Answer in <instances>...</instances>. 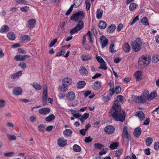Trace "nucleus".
Instances as JSON below:
<instances>
[{"instance_id": "nucleus-1", "label": "nucleus", "mask_w": 159, "mask_h": 159, "mask_svg": "<svg viewBox=\"0 0 159 159\" xmlns=\"http://www.w3.org/2000/svg\"><path fill=\"white\" fill-rule=\"evenodd\" d=\"M125 99V98L123 96L121 95H118L117 97L116 100L114 101L109 112L113 119L116 121L123 122L125 120V112L122 110L120 103L119 102H122Z\"/></svg>"}, {"instance_id": "nucleus-2", "label": "nucleus", "mask_w": 159, "mask_h": 159, "mask_svg": "<svg viewBox=\"0 0 159 159\" xmlns=\"http://www.w3.org/2000/svg\"><path fill=\"white\" fill-rule=\"evenodd\" d=\"M151 60V57L149 55H143L139 59V66L142 67H145L148 65Z\"/></svg>"}, {"instance_id": "nucleus-3", "label": "nucleus", "mask_w": 159, "mask_h": 159, "mask_svg": "<svg viewBox=\"0 0 159 159\" xmlns=\"http://www.w3.org/2000/svg\"><path fill=\"white\" fill-rule=\"evenodd\" d=\"M84 16L85 15L83 11H80L73 14L70 17V19L75 22H77L80 20L83 19Z\"/></svg>"}, {"instance_id": "nucleus-4", "label": "nucleus", "mask_w": 159, "mask_h": 159, "mask_svg": "<svg viewBox=\"0 0 159 159\" xmlns=\"http://www.w3.org/2000/svg\"><path fill=\"white\" fill-rule=\"evenodd\" d=\"M122 136L124 139H126L128 142L129 141L130 134V133L128 132L127 127L126 126H125L124 127L123 133L122 134Z\"/></svg>"}, {"instance_id": "nucleus-5", "label": "nucleus", "mask_w": 159, "mask_h": 159, "mask_svg": "<svg viewBox=\"0 0 159 159\" xmlns=\"http://www.w3.org/2000/svg\"><path fill=\"white\" fill-rule=\"evenodd\" d=\"M100 42L101 44L102 48H103L107 45L108 40V39L104 35H102L100 37Z\"/></svg>"}, {"instance_id": "nucleus-6", "label": "nucleus", "mask_w": 159, "mask_h": 159, "mask_svg": "<svg viewBox=\"0 0 159 159\" xmlns=\"http://www.w3.org/2000/svg\"><path fill=\"white\" fill-rule=\"evenodd\" d=\"M132 98L134 102L137 103H144L146 102V100L143 98L141 96H134L132 97Z\"/></svg>"}, {"instance_id": "nucleus-7", "label": "nucleus", "mask_w": 159, "mask_h": 159, "mask_svg": "<svg viewBox=\"0 0 159 159\" xmlns=\"http://www.w3.org/2000/svg\"><path fill=\"white\" fill-rule=\"evenodd\" d=\"M115 130L114 127L111 125H107L104 129V131L108 134H112L114 132Z\"/></svg>"}, {"instance_id": "nucleus-8", "label": "nucleus", "mask_w": 159, "mask_h": 159, "mask_svg": "<svg viewBox=\"0 0 159 159\" xmlns=\"http://www.w3.org/2000/svg\"><path fill=\"white\" fill-rule=\"evenodd\" d=\"M131 47L132 49L135 52H138L141 49L140 45L137 43L135 41H132L131 43Z\"/></svg>"}, {"instance_id": "nucleus-9", "label": "nucleus", "mask_w": 159, "mask_h": 159, "mask_svg": "<svg viewBox=\"0 0 159 159\" xmlns=\"http://www.w3.org/2000/svg\"><path fill=\"white\" fill-rule=\"evenodd\" d=\"M36 20L35 19H31L28 20L27 25V28L30 29H32L36 24Z\"/></svg>"}, {"instance_id": "nucleus-10", "label": "nucleus", "mask_w": 159, "mask_h": 159, "mask_svg": "<svg viewBox=\"0 0 159 159\" xmlns=\"http://www.w3.org/2000/svg\"><path fill=\"white\" fill-rule=\"evenodd\" d=\"M12 93L16 96L20 95L22 94V90L20 87H15L13 89Z\"/></svg>"}, {"instance_id": "nucleus-11", "label": "nucleus", "mask_w": 159, "mask_h": 159, "mask_svg": "<svg viewBox=\"0 0 159 159\" xmlns=\"http://www.w3.org/2000/svg\"><path fill=\"white\" fill-rule=\"evenodd\" d=\"M50 111L49 108H43L39 109V113L41 115H46L48 114Z\"/></svg>"}, {"instance_id": "nucleus-12", "label": "nucleus", "mask_w": 159, "mask_h": 159, "mask_svg": "<svg viewBox=\"0 0 159 159\" xmlns=\"http://www.w3.org/2000/svg\"><path fill=\"white\" fill-rule=\"evenodd\" d=\"M67 140L64 139L63 138H59L57 140L58 145L61 147L65 146L67 144Z\"/></svg>"}, {"instance_id": "nucleus-13", "label": "nucleus", "mask_w": 159, "mask_h": 159, "mask_svg": "<svg viewBox=\"0 0 159 159\" xmlns=\"http://www.w3.org/2000/svg\"><path fill=\"white\" fill-rule=\"evenodd\" d=\"M101 83L98 80L95 81L93 84V89L95 90H99L101 87Z\"/></svg>"}, {"instance_id": "nucleus-14", "label": "nucleus", "mask_w": 159, "mask_h": 159, "mask_svg": "<svg viewBox=\"0 0 159 159\" xmlns=\"http://www.w3.org/2000/svg\"><path fill=\"white\" fill-rule=\"evenodd\" d=\"M72 82V80L68 77L64 78L62 81V83H63V84L67 85L68 86L71 84Z\"/></svg>"}, {"instance_id": "nucleus-15", "label": "nucleus", "mask_w": 159, "mask_h": 159, "mask_svg": "<svg viewBox=\"0 0 159 159\" xmlns=\"http://www.w3.org/2000/svg\"><path fill=\"white\" fill-rule=\"evenodd\" d=\"M135 115L136 116H138L141 120H143L145 118V114L142 111H137Z\"/></svg>"}, {"instance_id": "nucleus-16", "label": "nucleus", "mask_w": 159, "mask_h": 159, "mask_svg": "<svg viewBox=\"0 0 159 159\" xmlns=\"http://www.w3.org/2000/svg\"><path fill=\"white\" fill-rule=\"evenodd\" d=\"M66 97L68 98V101H72L74 99L75 95L73 92H70L68 93Z\"/></svg>"}, {"instance_id": "nucleus-17", "label": "nucleus", "mask_w": 159, "mask_h": 159, "mask_svg": "<svg viewBox=\"0 0 159 159\" xmlns=\"http://www.w3.org/2000/svg\"><path fill=\"white\" fill-rule=\"evenodd\" d=\"M70 111L73 116L75 118H79L81 117V114L79 112V111L71 110Z\"/></svg>"}, {"instance_id": "nucleus-18", "label": "nucleus", "mask_w": 159, "mask_h": 159, "mask_svg": "<svg viewBox=\"0 0 159 159\" xmlns=\"http://www.w3.org/2000/svg\"><path fill=\"white\" fill-rule=\"evenodd\" d=\"M142 131L140 128L137 127L135 129L134 134V136L136 137H139L141 134Z\"/></svg>"}, {"instance_id": "nucleus-19", "label": "nucleus", "mask_w": 159, "mask_h": 159, "mask_svg": "<svg viewBox=\"0 0 159 159\" xmlns=\"http://www.w3.org/2000/svg\"><path fill=\"white\" fill-rule=\"evenodd\" d=\"M77 22H78V23L75 27L80 31L84 28V22L82 20H80Z\"/></svg>"}, {"instance_id": "nucleus-20", "label": "nucleus", "mask_w": 159, "mask_h": 159, "mask_svg": "<svg viewBox=\"0 0 159 159\" xmlns=\"http://www.w3.org/2000/svg\"><path fill=\"white\" fill-rule=\"evenodd\" d=\"M122 48L124 52H129L130 50V47L127 43L124 44Z\"/></svg>"}, {"instance_id": "nucleus-21", "label": "nucleus", "mask_w": 159, "mask_h": 159, "mask_svg": "<svg viewBox=\"0 0 159 159\" xmlns=\"http://www.w3.org/2000/svg\"><path fill=\"white\" fill-rule=\"evenodd\" d=\"M107 24L105 21L103 20L100 21L98 23V27L100 29H104L106 27Z\"/></svg>"}, {"instance_id": "nucleus-22", "label": "nucleus", "mask_w": 159, "mask_h": 159, "mask_svg": "<svg viewBox=\"0 0 159 159\" xmlns=\"http://www.w3.org/2000/svg\"><path fill=\"white\" fill-rule=\"evenodd\" d=\"M68 86L63 84V83H62V84L59 86V89L61 92H65L68 89Z\"/></svg>"}, {"instance_id": "nucleus-23", "label": "nucleus", "mask_w": 159, "mask_h": 159, "mask_svg": "<svg viewBox=\"0 0 159 159\" xmlns=\"http://www.w3.org/2000/svg\"><path fill=\"white\" fill-rule=\"evenodd\" d=\"M110 89L109 90V95H110V97H111L114 94L115 92L114 84H112L111 83H110Z\"/></svg>"}, {"instance_id": "nucleus-24", "label": "nucleus", "mask_w": 159, "mask_h": 159, "mask_svg": "<svg viewBox=\"0 0 159 159\" xmlns=\"http://www.w3.org/2000/svg\"><path fill=\"white\" fill-rule=\"evenodd\" d=\"M21 39V42L24 43H26L30 40V37L29 35L23 36Z\"/></svg>"}, {"instance_id": "nucleus-25", "label": "nucleus", "mask_w": 159, "mask_h": 159, "mask_svg": "<svg viewBox=\"0 0 159 159\" xmlns=\"http://www.w3.org/2000/svg\"><path fill=\"white\" fill-rule=\"evenodd\" d=\"M9 30L8 26L7 25H3L1 28L0 32L1 33H7Z\"/></svg>"}, {"instance_id": "nucleus-26", "label": "nucleus", "mask_w": 159, "mask_h": 159, "mask_svg": "<svg viewBox=\"0 0 159 159\" xmlns=\"http://www.w3.org/2000/svg\"><path fill=\"white\" fill-rule=\"evenodd\" d=\"M73 132L72 130L70 129H66L63 132V134L66 137L70 136Z\"/></svg>"}, {"instance_id": "nucleus-27", "label": "nucleus", "mask_w": 159, "mask_h": 159, "mask_svg": "<svg viewBox=\"0 0 159 159\" xmlns=\"http://www.w3.org/2000/svg\"><path fill=\"white\" fill-rule=\"evenodd\" d=\"M103 14V10L100 8L98 9L97 11V18L98 19H101Z\"/></svg>"}, {"instance_id": "nucleus-28", "label": "nucleus", "mask_w": 159, "mask_h": 159, "mask_svg": "<svg viewBox=\"0 0 159 159\" xmlns=\"http://www.w3.org/2000/svg\"><path fill=\"white\" fill-rule=\"evenodd\" d=\"M116 26L114 25H111L109 26L108 27L107 29V32L109 33H111L112 32L114 31L116 28Z\"/></svg>"}, {"instance_id": "nucleus-29", "label": "nucleus", "mask_w": 159, "mask_h": 159, "mask_svg": "<svg viewBox=\"0 0 159 159\" xmlns=\"http://www.w3.org/2000/svg\"><path fill=\"white\" fill-rule=\"evenodd\" d=\"M14 59L16 61H22L25 60V58L24 56L19 55H16L14 57Z\"/></svg>"}, {"instance_id": "nucleus-30", "label": "nucleus", "mask_w": 159, "mask_h": 159, "mask_svg": "<svg viewBox=\"0 0 159 159\" xmlns=\"http://www.w3.org/2000/svg\"><path fill=\"white\" fill-rule=\"evenodd\" d=\"M142 75V72L140 71H138L136 72L135 73V75L136 76V80L137 81H138L142 79V78L141 77Z\"/></svg>"}, {"instance_id": "nucleus-31", "label": "nucleus", "mask_w": 159, "mask_h": 159, "mask_svg": "<svg viewBox=\"0 0 159 159\" xmlns=\"http://www.w3.org/2000/svg\"><path fill=\"white\" fill-rule=\"evenodd\" d=\"M141 96L145 100H148V98L149 94V92L148 90H145L142 93L141 95Z\"/></svg>"}, {"instance_id": "nucleus-32", "label": "nucleus", "mask_w": 159, "mask_h": 159, "mask_svg": "<svg viewBox=\"0 0 159 159\" xmlns=\"http://www.w3.org/2000/svg\"><path fill=\"white\" fill-rule=\"evenodd\" d=\"M55 118V116L53 114H51L46 117L45 119V120L46 121L50 122L53 120Z\"/></svg>"}, {"instance_id": "nucleus-33", "label": "nucleus", "mask_w": 159, "mask_h": 159, "mask_svg": "<svg viewBox=\"0 0 159 159\" xmlns=\"http://www.w3.org/2000/svg\"><path fill=\"white\" fill-rule=\"evenodd\" d=\"M86 85V83L84 81H81L77 83V87L79 89H81L83 88Z\"/></svg>"}, {"instance_id": "nucleus-34", "label": "nucleus", "mask_w": 159, "mask_h": 159, "mask_svg": "<svg viewBox=\"0 0 159 159\" xmlns=\"http://www.w3.org/2000/svg\"><path fill=\"white\" fill-rule=\"evenodd\" d=\"M7 37L11 40H14L15 39L16 37L14 33L10 32L7 34Z\"/></svg>"}, {"instance_id": "nucleus-35", "label": "nucleus", "mask_w": 159, "mask_h": 159, "mask_svg": "<svg viewBox=\"0 0 159 159\" xmlns=\"http://www.w3.org/2000/svg\"><path fill=\"white\" fill-rule=\"evenodd\" d=\"M157 96V93L156 91L152 92L149 95V97L148 98V100H151L154 99Z\"/></svg>"}, {"instance_id": "nucleus-36", "label": "nucleus", "mask_w": 159, "mask_h": 159, "mask_svg": "<svg viewBox=\"0 0 159 159\" xmlns=\"http://www.w3.org/2000/svg\"><path fill=\"white\" fill-rule=\"evenodd\" d=\"M79 71L84 75H87L88 74L87 70L83 66L81 67V69L79 70Z\"/></svg>"}, {"instance_id": "nucleus-37", "label": "nucleus", "mask_w": 159, "mask_h": 159, "mask_svg": "<svg viewBox=\"0 0 159 159\" xmlns=\"http://www.w3.org/2000/svg\"><path fill=\"white\" fill-rule=\"evenodd\" d=\"M82 1L83 0H74L73 4L75 5V8H76L79 7Z\"/></svg>"}, {"instance_id": "nucleus-38", "label": "nucleus", "mask_w": 159, "mask_h": 159, "mask_svg": "<svg viewBox=\"0 0 159 159\" xmlns=\"http://www.w3.org/2000/svg\"><path fill=\"white\" fill-rule=\"evenodd\" d=\"M94 145L95 148L98 149L99 150H100L102 149L104 147L103 145L98 143H94Z\"/></svg>"}, {"instance_id": "nucleus-39", "label": "nucleus", "mask_w": 159, "mask_h": 159, "mask_svg": "<svg viewBox=\"0 0 159 159\" xmlns=\"http://www.w3.org/2000/svg\"><path fill=\"white\" fill-rule=\"evenodd\" d=\"M141 23L145 25H149L148 19L146 17H144L142 18L141 20Z\"/></svg>"}, {"instance_id": "nucleus-40", "label": "nucleus", "mask_w": 159, "mask_h": 159, "mask_svg": "<svg viewBox=\"0 0 159 159\" xmlns=\"http://www.w3.org/2000/svg\"><path fill=\"white\" fill-rule=\"evenodd\" d=\"M73 149L75 152H79L81 151V148L79 145L75 144L74 145Z\"/></svg>"}, {"instance_id": "nucleus-41", "label": "nucleus", "mask_w": 159, "mask_h": 159, "mask_svg": "<svg viewBox=\"0 0 159 159\" xmlns=\"http://www.w3.org/2000/svg\"><path fill=\"white\" fill-rule=\"evenodd\" d=\"M119 143L117 142H114L110 144V148L111 149H115L119 146Z\"/></svg>"}, {"instance_id": "nucleus-42", "label": "nucleus", "mask_w": 159, "mask_h": 159, "mask_svg": "<svg viewBox=\"0 0 159 159\" xmlns=\"http://www.w3.org/2000/svg\"><path fill=\"white\" fill-rule=\"evenodd\" d=\"M159 61V56L154 55L152 58V61L154 63H157Z\"/></svg>"}, {"instance_id": "nucleus-43", "label": "nucleus", "mask_w": 159, "mask_h": 159, "mask_svg": "<svg viewBox=\"0 0 159 159\" xmlns=\"http://www.w3.org/2000/svg\"><path fill=\"white\" fill-rule=\"evenodd\" d=\"M137 6H138L137 4H135L134 3H132L130 5L129 9L131 11H134L136 8Z\"/></svg>"}, {"instance_id": "nucleus-44", "label": "nucleus", "mask_w": 159, "mask_h": 159, "mask_svg": "<svg viewBox=\"0 0 159 159\" xmlns=\"http://www.w3.org/2000/svg\"><path fill=\"white\" fill-rule=\"evenodd\" d=\"M92 58V57L89 55H83L81 57V58L82 61H85L90 59Z\"/></svg>"}, {"instance_id": "nucleus-45", "label": "nucleus", "mask_w": 159, "mask_h": 159, "mask_svg": "<svg viewBox=\"0 0 159 159\" xmlns=\"http://www.w3.org/2000/svg\"><path fill=\"white\" fill-rule=\"evenodd\" d=\"M45 127V126L44 125L40 124L38 126V129L40 132H44Z\"/></svg>"}, {"instance_id": "nucleus-46", "label": "nucleus", "mask_w": 159, "mask_h": 159, "mask_svg": "<svg viewBox=\"0 0 159 159\" xmlns=\"http://www.w3.org/2000/svg\"><path fill=\"white\" fill-rule=\"evenodd\" d=\"M153 140L151 138H147L145 140L146 144L148 146H150L152 143Z\"/></svg>"}, {"instance_id": "nucleus-47", "label": "nucleus", "mask_w": 159, "mask_h": 159, "mask_svg": "<svg viewBox=\"0 0 159 159\" xmlns=\"http://www.w3.org/2000/svg\"><path fill=\"white\" fill-rule=\"evenodd\" d=\"M33 87L36 89L39 90L41 89L42 87L39 84L33 83L32 84Z\"/></svg>"}, {"instance_id": "nucleus-48", "label": "nucleus", "mask_w": 159, "mask_h": 159, "mask_svg": "<svg viewBox=\"0 0 159 159\" xmlns=\"http://www.w3.org/2000/svg\"><path fill=\"white\" fill-rule=\"evenodd\" d=\"M20 67L23 69H25L26 68L27 65L24 62H21L18 65Z\"/></svg>"}, {"instance_id": "nucleus-49", "label": "nucleus", "mask_w": 159, "mask_h": 159, "mask_svg": "<svg viewBox=\"0 0 159 159\" xmlns=\"http://www.w3.org/2000/svg\"><path fill=\"white\" fill-rule=\"evenodd\" d=\"M79 31V30L75 27L70 31V34L71 35H73L74 34L78 32Z\"/></svg>"}, {"instance_id": "nucleus-50", "label": "nucleus", "mask_w": 159, "mask_h": 159, "mask_svg": "<svg viewBox=\"0 0 159 159\" xmlns=\"http://www.w3.org/2000/svg\"><path fill=\"white\" fill-rule=\"evenodd\" d=\"M100 66L99 67V69H101L104 70L107 69V67L106 66V62L105 61V62L103 63H101Z\"/></svg>"}, {"instance_id": "nucleus-51", "label": "nucleus", "mask_w": 159, "mask_h": 159, "mask_svg": "<svg viewBox=\"0 0 159 159\" xmlns=\"http://www.w3.org/2000/svg\"><path fill=\"white\" fill-rule=\"evenodd\" d=\"M123 150L122 149H119L116 151V155L117 157L119 156L123 152Z\"/></svg>"}, {"instance_id": "nucleus-52", "label": "nucleus", "mask_w": 159, "mask_h": 159, "mask_svg": "<svg viewBox=\"0 0 159 159\" xmlns=\"http://www.w3.org/2000/svg\"><path fill=\"white\" fill-rule=\"evenodd\" d=\"M108 150L107 148H105L102 150L101 151L99 152V155L100 156H102L103 154H106V152H107Z\"/></svg>"}, {"instance_id": "nucleus-53", "label": "nucleus", "mask_w": 159, "mask_h": 159, "mask_svg": "<svg viewBox=\"0 0 159 159\" xmlns=\"http://www.w3.org/2000/svg\"><path fill=\"white\" fill-rule=\"evenodd\" d=\"M85 3L86 5V10L88 11L90 7V4L89 1L88 0H86Z\"/></svg>"}, {"instance_id": "nucleus-54", "label": "nucleus", "mask_w": 159, "mask_h": 159, "mask_svg": "<svg viewBox=\"0 0 159 159\" xmlns=\"http://www.w3.org/2000/svg\"><path fill=\"white\" fill-rule=\"evenodd\" d=\"M7 137L10 140H16V137L15 135H11L9 134H7Z\"/></svg>"}, {"instance_id": "nucleus-55", "label": "nucleus", "mask_w": 159, "mask_h": 159, "mask_svg": "<svg viewBox=\"0 0 159 159\" xmlns=\"http://www.w3.org/2000/svg\"><path fill=\"white\" fill-rule=\"evenodd\" d=\"M14 153L13 152H9L4 153V155L7 157H10L13 156Z\"/></svg>"}, {"instance_id": "nucleus-56", "label": "nucleus", "mask_w": 159, "mask_h": 159, "mask_svg": "<svg viewBox=\"0 0 159 159\" xmlns=\"http://www.w3.org/2000/svg\"><path fill=\"white\" fill-rule=\"evenodd\" d=\"M97 60L99 63H103L105 62V61L100 56H97Z\"/></svg>"}, {"instance_id": "nucleus-57", "label": "nucleus", "mask_w": 159, "mask_h": 159, "mask_svg": "<svg viewBox=\"0 0 159 159\" xmlns=\"http://www.w3.org/2000/svg\"><path fill=\"white\" fill-rule=\"evenodd\" d=\"M115 92L117 94L120 93L121 89V87L119 86H117L115 88Z\"/></svg>"}, {"instance_id": "nucleus-58", "label": "nucleus", "mask_w": 159, "mask_h": 159, "mask_svg": "<svg viewBox=\"0 0 159 159\" xmlns=\"http://www.w3.org/2000/svg\"><path fill=\"white\" fill-rule=\"evenodd\" d=\"M47 97H48V93H47V89H46V90H45V89H44L43 93L42 99H47Z\"/></svg>"}, {"instance_id": "nucleus-59", "label": "nucleus", "mask_w": 159, "mask_h": 159, "mask_svg": "<svg viewBox=\"0 0 159 159\" xmlns=\"http://www.w3.org/2000/svg\"><path fill=\"white\" fill-rule=\"evenodd\" d=\"M57 38L54 39L52 40L50 44H49V47H52L53 46L55 43L57 42Z\"/></svg>"}, {"instance_id": "nucleus-60", "label": "nucleus", "mask_w": 159, "mask_h": 159, "mask_svg": "<svg viewBox=\"0 0 159 159\" xmlns=\"http://www.w3.org/2000/svg\"><path fill=\"white\" fill-rule=\"evenodd\" d=\"M115 46L114 43H112L110 45V51L112 53L115 52L116 51L113 48Z\"/></svg>"}, {"instance_id": "nucleus-61", "label": "nucleus", "mask_w": 159, "mask_h": 159, "mask_svg": "<svg viewBox=\"0 0 159 159\" xmlns=\"http://www.w3.org/2000/svg\"><path fill=\"white\" fill-rule=\"evenodd\" d=\"M93 140V139L90 136L86 137L84 139V142L87 143H89Z\"/></svg>"}, {"instance_id": "nucleus-62", "label": "nucleus", "mask_w": 159, "mask_h": 159, "mask_svg": "<svg viewBox=\"0 0 159 159\" xmlns=\"http://www.w3.org/2000/svg\"><path fill=\"white\" fill-rule=\"evenodd\" d=\"M157 112V114H159V106L156 108L154 110L152 111L153 116L155 117L154 115L155 114V112Z\"/></svg>"}, {"instance_id": "nucleus-63", "label": "nucleus", "mask_w": 159, "mask_h": 159, "mask_svg": "<svg viewBox=\"0 0 159 159\" xmlns=\"http://www.w3.org/2000/svg\"><path fill=\"white\" fill-rule=\"evenodd\" d=\"M20 10L23 11H26L29 10V7L27 6L20 8Z\"/></svg>"}, {"instance_id": "nucleus-64", "label": "nucleus", "mask_w": 159, "mask_h": 159, "mask_svg": "<svg viewBox=\"0 0 159 159\" xmlns=\"http://www.w3.org/2000/svg\"><path fill=\"white\" fill-rule=\"evenodd\" d=\"M154 148L156 150H159V142H157L155 143Z\"/></svg>"}]
</instances>
